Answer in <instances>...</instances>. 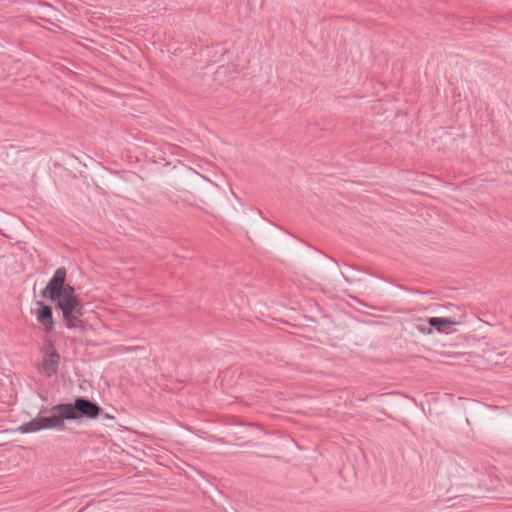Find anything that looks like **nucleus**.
I'll return each instance as SVG.
<instances>
[{
    "instance_id": "f257e3e1",
    "label": "nucleus",
    "mask_w": 512,
    "mask_h": 512,
    "mask_svg": "<svg viewBox=\"0 0 512 512\" xmlns=\"http://www.w3.org/2000/svg\"><path fill=\"white\" fill-rule=\"evenodd\" d=\"M65 282L66 269L60 267L41 291V295L43 298L57 303L67 328L83 327L81 317L85 313L84 304L75 294L74 288Z\"/></svg>"
},
{
    "instance_id": "f03ea898",
    "label": "nucleus",
    "mask_w": 512,
    "mask_h": 512,
    "mask_svg": "<svg viewBox=\"0 0 512 512\" xmlns=\"http://www.w3.org/2000/svg\"><path fill=\"white\" fill-rule=\"evenodd\" d=\"M66 413L65 404L55 405L49 409L48 415H38L29 422L23 423L18 427V431L26 434L44 429L63 430L65 428V420H70Z\"/></svg>"
},
{
    "instance_id": "7ed1b4c3",
    "label": "nucleus",
    "mask_w": 512,
    "mask_h": 512,
    "mask_svg": "<svg viewBox=\"0 0 512 512\" xmlns=\"http://www.w3.org/2000/svg\"><path fill=\"white\" fill-rule=\"evenodd\" d=\"M66 415L69 416L70 420H76L80 418L95 419L101 412V408L85 398H77L73 404L67 403Z\"/></svg>"
},
{
    "instance_id": "20e7f679",
    "label": "nucleus",
    "mask_w": 512,
    "mask_h": 512,
    "mask_svg": "<svg viewBox=\"0 0 512 512\" xmlns=\"http://www.w3.org/2000/svg\"><path fill=\"white\" fill-rule=\"evenodd\" d=\"M59 363H60L59 353L56 351V349L52 345H49L43 354L42 363H41L42 372L47 376L54 375L59 368Z\"/></svg>"
},
{
    "instance_id": "39448f33",
    "label": "nucleus",
    "mask_w": 512,
    "mask_h": 512,
    "mask_svg": "<svg viewBox=\"0 0 512 512\" xmlns=\"http://www.w3.org/2000/svg\"><path fill=\"white\" fill-rule=\"evenodd\" d=\"M36 305L37 308H35L32 313L35 315L36 319L44 326L46 331H51L54 326L51 307L44 304L42 301H37Z\"/></svg>"
},
{
    "instance_id": "423d86ee",
    "label": "nucleus",
    "mask_w": 512,
    "mask_h": 512,
    "mask_svg": "<svg viewBox=\"0 0 512 512\" xmlns=\"http://www.w3.org/2000/svg\"><path fill=\"white\" fill-rule=\"evenodd\" d=\"M463 323V315L459 314L454 317H431L428 319V324L431 328L436 329L440 333L447 332L451 326L461 325Z\"/></svg>"
},
{
    "instance_id": "0eeeda50",
    "label": "nucleus",
    "mask_w": 512,
    "mask_h": 512,
    "mask_svg": "<svg viewBox=\"0 0 512 512\" xmlns=\"http://www.w3.org/2000/svg\"><path fill=\"white\" fill-rule=\"evenodd\" d=\"M415 328L417 331H419L420 333L422 334H426V335H430L433 333V329L431 328V326H427L425 324H416L415 325Z\"/></svg>"
},
{
    "instance_id": "6e6552de",
    "label": "nucleus",
    "mask_w": 512,
    "mask_h": 512,
    "mask_svg": "<svg viewBox=\"0 0 512 512\" xmlns=\"http://www.w3.org/2000/svg\"><path fill=\"white\" fill-rule=\"evenodd\" d=\"M104 417H105L106 419H112V418H113V416H111V415H109V414H107V413L104 415Z\"/></svg>"
},
{
    "instance_id": "1a4fd4ad",
    "label": "nucleus",
    "mask_w": 512,
    "mask_h": 512,
    "mask_svg": "<svg viewBox=\"0 0 512 512\" xmlns=\"http://www.w3.org/2000/svg\"><path fill=\"white\" fill-rule=\"evenodd\" d=\"M204 180L210 181L206 176H202Z\"/></svg>"
}]
</instances>
